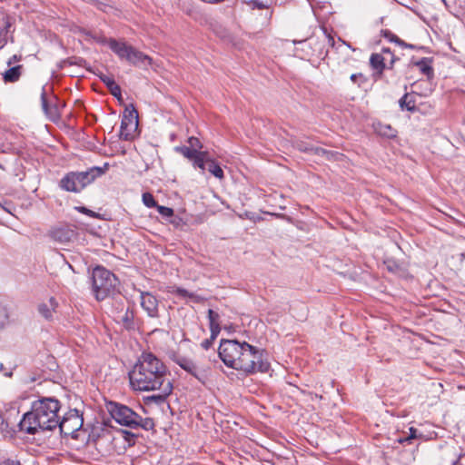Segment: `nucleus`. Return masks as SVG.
Masks as SVG:
<instances>
[{
	"label": "nucleus",
	"mask_w": 465,
	"mask_h": 465,
	"mask_svg": "<svg viewBox=\"0 0 465 465\" xmlns=\"http://www.w3.org/2000/svg\"><path fill=\"white\" fill-rule=\"evenodd\" d=\"M130 384L134 391H154L164 383H171L163 362L151 352H143L129 372Z\"/></svg>",
	"instance_id": "1"
},
{
	"label": "nucleus",
	"mask_w": 465,
	"mask_h": 465,
	"mask_svg": "<svg viewBox=\"0 0 465 465\" xmlns=\"http://www.w3.org/2000/svg\"><path fill=\"white\" fill-rule=\"evenodd\" d=\"M60 402L54 398H42L33 402L30 411L19 422L20 430L28 434L52 430L59 424Z\"/></svg>",
	"instance_id": "2"
},
{
	"label": "nucleus",
	"mask_w": 465,
	"mask_h": 465,
	"mask_svg": "<svg viewBox=\"0 0 465 465\" xmlns=\"http://www.w3.org/2000/svg\"><path fill=\"white\" fill-rule=\"evenodd\" d=\"M244 352H242L240 371L245 375H252L257 372H267L270 370V362L263 350H260L246 341H243Z\"/></svg>",
	"instance_id": "3"
},
{
	"label": "nucleus",
	"mask_w": 465,
	"mask_h": 465,
	"mask_svg": "<svg viewBox=\"0 0 465 465\" xmlns=\"http://www.w3.org/2000/svg\"><path fill=\"white\" fill-rule=\"evenodd\" d=\"M104 173L101 167H93L85 172H71L61 179L60 187L66 192L79 193Z\"/></svg>",
	"instance_id": "4"
},
{
	"label": "nucleus",
	"mask_w": 465,
	"mask_h": 465,
	"mask_svg": "<svg viewBox=\"0 0 465 465\" xmlns=\"http://www.w3.org/2000/svg\"><path fill=\"white\" fill-rule=\"evenodd\" d=\"M102 42H106L111 50L116 54L120 59L125 60L134 66L147 67L152 64V58L150 56L124 42H118L113 38L108 40L104 39Z\"/></svg>",
	"instance_id": "5"
},
{
	"label": "nucleus",
	"mask_w": 465,
	"mask_h": 465,
	"mask_svg": "<svg viewBox=\"0 0 465 465\" xmlns=\"http://www.w3.org/2000/svg\"><path fill=\"white\" fill-rule=\"evenodd\" d=\"M93 290L98 301L114 293L119 281L117 277L104 267H96L93 271Z\"/></svg>",
	"instance_id": "6"
},
{
	"label": "nucleus",
	"mask_w": 465,
	"mask_h": 465,
	"mask_svg": "<svg viewBox=\"0 0 465 465\" xmlns=\"http://www.w3.org/2000/svg\"><path fill=\"white\" fill-rule=\"evenodd\" d=\"M243 341L236 340H222L218 353L223 362L230 368L240 371L242 354L244 352Z\"/></svg>",
	"instance_id": "7"
},
{
	"label": "nucleus",
	"mask_w": 465,
	"mask_h": 465,
	"mask_svg": "<svg viewBox=\"0 0 465 465\" xmlns=\"http://www.w3.org/2000/svg\"><path fill=\"white\" fill-rule=\"evenodd\" d=\"M108 410L112 418L117 423L131 429H135L138 414L132 409L120 403L110 402Z\"/></svg>",
	"instance_id": "8"
},
{
	"label": "nucleus",
	"mask_w": 465,
	"mask_h": 465,
	"mask_svg": "<svg viewBox=\"0 0 465 465\" xmlns=\"http://www.w3.org/2000/svg\"><path fill=\"white\" fill-rule=\"evenodd\" d=\"M138 128V113L132 108L124 110L120 127V138L125 141L134 138V134Z\"/></svg>",
	"instance_id": "9"
},
{
	"label": "nucleus",
	"mask_w": 465,
	"mask_h": 465,
	"mask_svg": "<svg viewBox=\"0 0 465 465\" xmlns=\"http://www.w3.org/2000/svg\"><path fill=\"white\" fill-rule=\"evenodd\" d=\"M84 420L77 410H70L66 412L62 420L59 419V427L62 433L66 436H73L83 426Z\"/></svg>",
	"instance_id": "10"
},
{
	"label": "nucleus",
	"mask_w": 465,
	"mask_h": 465,
	"mask_svg": "<svg viewBox=\"0 0 465 465\" xmlns=\"http://www.w3.org/2000/svg\"><path fill=\"white\" fill-rule=\"evenodd\" d=\"M114 320L122 323L128 330L134 328V313L129 306L124 307L122 305L121 308H115Z\"/></svg>",
	"instance_id": "11"
},
{
	"label": "nucleus",
	"mask_w": 465,
	"mask_h": 465,
	"mask_svg": "<svg viewBox=\"0 0 465 465\" xmlns=\"http://www.w3.org/2000/svg\"><path fill=\"white\" fill-rule=\"evenodd\" d=\"M141 306L149 317H158V301L150 292H141Z\"/></svg>",
	"instance_id": "12"
},
{
	"label": "nucleus",
	"mask_w": 465,
	"mask_h": 465,
	"mask_svg": "<svg viewBox=\"0 0 465 465\" xmlns=\"http://www.w3.org/2000/svg\"><path fill=\"white\" fill-rule=\"evenodd\" d=\"M155 391L158 392L147 397L146 401L161 404L164 402L165 399L172 393L173 384L172 382L167 384L164 383L163 385H161L160 388H156Z\"/></svg>",
	"instance_id": "13"
},
{
	"label": "nucleus",
	"mask_w": 465,
	"mask_h": 465,
	"mask_svg": "<svg viewBox=\"0 0 465 465\" xmlns=\"http://www.w3.org/2000/svg\"><path fill=\"white\" fill-rule=\"evenodd\" d=\"M173 361L190 374L198 377V368L191 359L176 355L173 357Z\"/></svg>",
	"instance_id": "14"
},
{
	"label": "nucleus",
	"mask_w": 465,
	"mask_h": 465,
	"mask_svg": "<svg viewBox=\"0 0 465 465\" xmlns=\"http://www.w3.org/2000/svg\"><path fill=\"white\" fill-rule=\"evenodd\" d=\"M57 305L56 300L54 297H50L46 302L38 305V312L45 319L51 320Z\"/></svg>",
	"instance_id": "15"
},
{
	"label": "nucleus",
	"mask_w": 465,
	"mask_h": 465,
	"mask_svg": "<svg viewBox=\"0 0 465 465\" xmlns=\"http://www.w3.org/2000/svg\"><path fill=\"white\" fill-rule=\"evenodd\" d=\"M41 104L44 113L49 119L54 121L59 117L57 107L55 105H49L48 104L45 87H43L41 94Z\"/></svg>",
	"instance_id": "16"
},
{
	"label": "nucleus",
	"mask_w": 465,
	"mask_h": 465,
	"mask_svg": "<svg viewBox=\"0 0 465 465\" xmlns=\"http://www.w3.org/2000/svg\"><path fill=\"white\" fill-rule=\"evenodd\" d=\"M50 235L54 241L65 243L71 240L73 232L65 228H56L51 231Z\"/></svg>",
	"instance_id": "17"
},
{
	"label": "nucleus",
	"mask_w": 465,
	"mask_h": 465,
	"mask_svg": "<svg viewBox=\"0 0 465 465\" xmlns=\"http://www.w3.org/2000/svg\"><path fill=\"white\" fill-rule=\"evenodd\" d=\"M208 319H209L210 331L212 332V338L216 339L218 334L221 331V327H220V322H219L220 316L216 312L210 309V310H208Z\"/></svg>",
	"instance_id": "18"
},
{
	"label": "nucleus",
	"mask_w": 465,
	"mask_h": 465,
	"mask_svg": "<svg viewBox=\"0 0 465 465\" xmlns=\"http://www.w3.org/2000/svg\"><path fill=\"white\" fill-rule=\"evenodd\" d=\"M100 79L108 87L114 96L119 97L121 95V88L112 76L107 74H101Z\"/></svg>",
	"instance_id": "19"
},
{
	"label": "nucleus",
	"mask_w": 465,
	"mask_h": 465,
	"mask_svg": "<svg viewBox=\"0 0 465 465\" xmlns=\"http://www.w3.org/2000/svg\"><path fill=\"white\" fill-rule=\"evenodd\" d=\"M22 65H16L9 68L3 74V78L5 83L17 82L21 76Z\"/></svg>",
	"instance_id": "20"
},
{
	"label": "nucleus",
	"mask_w": 465,
	"mask_h": 465,
	"mask_svg": "<svg viewBox=\"0 0 465 465\" xmlns=\"http://www.w3.org/2000/svg\"><path fill=\"white\" fill-rule=\"evenodd\" d=\"M210 159L208 153L202 151L192 162L194 167H198L203 173Z\"/></svg>",
	"instance_id": "21"
},
{
	"label": "nucleus",
	"mask_w": 465,
	"mask_h": 465,
	"mask_svg": "<svg viewBox=\"0 0 465 465\" xmlns=\"http://www.w3.org/2000/svg\"><path fill=\"white\" fill-rule=\"evenodd\" d=\"M296 147L301 152L310 153L313 154L325 153V149L320 147H314L304 142H297Z\"/></svg>",
	"instance_id": "22"
},
{
	"label": "nucleus",
	"mask_w": 465,
	"mask_h": 465,
	"mask_svg": "<svg viewBox=\"0 0 465 465\" xmlns=\"http://www.w3.org/2000/svg\"><path fill=\"white\" fill-rule=\"evenodd\" d=\"M172 292L175 293L178 296L183 297V298L188 297L191 300H193L194 302H201L203 301V297H201L193 292H189L187 290H185L183 288L176 287L173 289V291H172Z\"/></svg>",
	"instance_id": "23"
},
{
	"label": "nucleus",
	"mask_w": 465,
	"mask_h": 465,
	"mask_svg": "<svg viewBox=\"0 0 465 465\" xmlns=\"http://www.w3.org/2000/svg\"><path fill=\"white\" fill-rule=\"evenodd\" d=\"M385 58L380 54H372L370 58V64L372 68L379 71L381 74L382 70L385 67L384 64Z\"/></svg>",
	"instance_id": "24"
},
{
	"label": "nucleus",
	"mask_w": 465,
	"mask_h": 465,
	"mask_svg": "<svg viewBox=\"0 0 465 465\" xmlns=\"http://www.w3.org/2000/svg\"><path fill=\"white\" fill-rule=\"evenodd\" d=\"M375 130L380 135L387 138H392L396 136V131L392 129L389 124H379L375 127Z\"/></svg>",
	"instance_id": "25"
},
{
	"label": "nucleus",
	"mask_w": 465,
	"mask_h": 465,
	"mask_svg": "<svg viewBox=\"0 0 465 465\" xmlns=\"http://www.w3.org/2000/svg\"><path fill=\"white\" fill-rule=\"evenodd\" d=\"M138 420H136L135 429L142 428L145 430H151L154 428V421L152 418H142L138 415Z\"/></svg>",
	"instance_id": "26"
},
{
	"label": "nucleus",
	"mask_w": 465,
	"mask_h": 465,
	"mask_svg": "<svg viewBox=\"0 0 465 465\" xmlns=\"http://www.w3.org/2000/svg\"><path fill=\"white\" fill-rule=\"evenodd\" d=\"M175 150L190 161H193L201 152L197 149H192L191 147L187 146L176 147Z\"/></svg>",
	"instance_id": "27"
},
{
	"label": "nucleus",
	"mask_w": 465,
	"mask_h": 465,
	"mask_svg": "<svg viewBox=\"0 0 465 465\" xmlns=\"http://www.w3.org/2000/svg\"><path fill=\"white\" fill-rule=\"evenodd\" d=\"M208 171L216 178L223 179V171L221 166L213 159H210L208 162Z\"/></svg>",
	"instance_id": "28"
},
{
	"label": "nucleus",
	"mask_w": 465,
	"mask_h": 465,
	"mask_svg": "<svg viewBox=\"0 0 465 465\" xmlns=\"http://www.w3.org/2000/svg\"><path fill=\"white\" fill-rule=\"evenodd\" d=\"M399 103L401 109H406L408 111H413L415 109V102L409 98L408 94H405L400 99Z\"/></svg>",
	"instance_id": "29"
},
{
	"label": "nucleus",
	"mask_w": 465,
	"mask_h": 465,
	"mask_svg": "<svg viewBox=\"0 0 465 465\" xmlns=\"http://www.w3.org/2000/svg\"><path fill=\"white\" fill-rule=\"evenodd\" d=\"M415 64L424 74L430 75V74H432V68L426 58H422L421 60L418 61Z\"/></svg>",
	"instance_id": "30"
},
{
	"label": "nucleus",
	"mask_w": 465,
	"mask_h": 465,
	"mask_svg": "<svg viewBox=\"0 0 465 465\" xmlns=\"http://www.w3.org/2000/svg\"><path fill=\"white\" fill-rule=\"evenodd\" d=\"M142 200H143V204L149 208H152V207L157 208V206H158L153 194L150 193H143L142 195Z\"/></svg>",
	"instance_id": "31"
},
{
	"label": "nucleus",
	"mask_w": 465,
	"mask_h": 465,
	"mask_svg": "<svg viewBox=\"0 0 465 465\" xmlns=\"http://www.w3.org/2000/svg\"><path fill=\"white\" fill-rule=\"evenodd\" d=\"M384 35L386 38H388L391 42H395L396 44H398L399 45H402V46H405V47H409V48H413V45H408L406 43H404L401 39H400L397 35H395L394 34L389 32V31H386L384 33Z\"/></svg>",
	"instance_id": "32"
},
{
	"label": "nucleus",
	"mask_w": 465,
	"mask_h": 465,
	"mask_svg": "<svg viewBox=\"0 0 465 465\" xmlns=\"http://www.w3.org/2000/svg\"><path fill=\"white\" fill-rule=\"evenodd\" d=\"M75 210L77 212H79V213H81L83 214H85V215H87L89 217H92V218H99L100 217V215L97 213H95V212H94V211H92V210H90V209H88V208H86L84 206H76Z\"/></svg>",
	"instance_id": "33"
},
{
	"label": "nucleus",
	"mask_w": 465,
	"mask_h": 465,
	"mask_svg": "<svg viewBox=\"0 0 465 465\" xmlns=\"http://www.w3.org/2000/svg\"><path fill=\"white\" fill-rule=\"evenodd\" d=\"M156 209L158 213L165 218H171L173 216V210L170 207L158 205Z\"/></svg>",
	"instance_id": "34"
},
{
	"label": "nucleus",
	"mask_w": 465,
	"mask_h": 465,
	"mask_svg": "<svg viewBox=\"0 0 465 465\" xmlns=\"http://www.w3.org/2000/svg\"><path fill=\"white\" fill-rule=\"evenodd\" d=\"M248 4L250 5H252V9L262 10V9H266L268 7V5L266 4H264L263 2H261L259 0H251L248 2Z\"/></svg>",
	"instance_id": "35"
},
{
	"label": "nucleus",
	"mask_w": 465,
	"mask_h": 465,
	"mask_svg": "<svg viewBox=\"0 0 465 465\" xmlns=\"http://www.w3.org/2000/svg\"><path fill=\"white\" fill-rule=\"evenodd\" d=\"M319 155L324 156L328 160H338L341 156V154L337 152H331L327 150H325V153H320Z\"/></svg>",
	"instance_id": "36"
},
{
	"label": "nucleus",
	"mask_w": 465,
	"mask_h": 465,
	"mask_svg": "<svg viewBox=\"0 0 465 465\" xmlns=\"http://www.w3.org/2000/svg\"><path fill=\"white\" fill-rule=\"evenodd\" d=\"M188 143L190 144L189 147H191L192 149H197L198 150V148L202 147V144H201L199 139L196 138V137H193V136L190 137L188 139Z\"/></svg>",
	"instance_id": "37"
},
{
	"label": "nucleus",
	"mask_w": 465,
	"mask_h": 465,
	"mask_svg": "<svg viewBox=\"0 0 465 465\" xmlns=\"http://www.w3.org/2000/svg\"><path fill=\"white\" fill-rule=\"evenodd\" d=\"M169 222H170V223H172L175 227H180V226H182L184 223L181 217L174 216V215L170 218Z\"/></svg>",
	"instance_id": "38"
},
{
	"label": "nucleus",
	"mask_w": 465,
	"mask_h": 465,
	"mask_svg": "<svg viewBox=\"0 0 465 465\" xmlns=\"http://www.w3.org/2000/svg\"><path fill=\"white\" fill-rule=\"evenodd\" d=\"M417 438V430L414 429V428H410V435L402 440H400V442H405V441H409L411 439H416Z\"/></svg>",
	"instance_id": "39"
},
{
	"label": "nucleus",
	"mask_w": 465,
	"mask_h": 465,
	"mask_svg": "<svg viewBox=\"0 0 465 465\" xmlns=\"http://www.w3.org/2000/svg\"><path fill=\"white\" fill-rule=\"evenodd\" d=\"M215 339H213L212 336L209 338V339H206L204 341H202L201 343V346L204 349V350H208L209 348L212 347L213 345V342Z\"/></svg>",
	"instance_id": "40"
},
{
	"label": "nucleus",
	"mask_w": 465,
	"mask_h": 465,
	"mask_svg": "<svg viewBox=\"0 0 465 465\" xmlns=\"http://www.w3.org/2000/svg\"><path fill=\"white\" fill-rule=\"evenodd\" d=\"M0 465H20L18 461L7 460L0 463Z\"/></svg>",
	"instance_id": "41"
},
{
	"label": "nucleus",
	"mask_w": 465,
	"mask_h": 465,
	"mask_svg": "<svg viewBox=\"0 0 465 465\" xmlns=\"http://www.w3.org/2000/svg\"><path fill=\"white\" fill-rule=\"evenodd\" d=\"M2 317L4 320L1 322V324L4 325L6 320L8 319V314L5 309H2Z\"/></svg>",
	"instance_id": "42"
},
{
	"label": "nucleus",
	"mask_w": 465,
	"mask_h": 465,
	"mask_svg": "<svg viewBox=\"0 0 465 465\" xmlns=\"http://www.w3.org/2000/svg\"><path fill=\"white\" fill-rule=\"evenodd\" d=\"M18 60H19V58L17 57V55H15H15H13V56L9 59V61H8V63H7V64H8V65H11L13 62H15V61H18Z\"/></svg>",
	"instance_id": "43"
},
{
	"label": "nucleus",
	"mask_w": 465,
	"mask_h": 465,
	"mask_svg": "<svg viewBox=\"0 0 465 465\" xmlns=\"http://www.w3.org/2000/svg\"><path fill=\"white\" fill-rule=\"evenodd\" d=\"M359 75H360V74H352L351 75V80L352 82H356V79L358 78V76H359Z\"/></svg>",
	"instance_id": "44"
},
{
	"label": "nucleus",
	"mask_w": 465,
	"mask_h": 465,
	"mask_svg": "<svg viewBox=\"0 0 465 465\" xmlns=\"http://www.w3.org/2000/svg\"><path fill=\"white\" fill-rule=\"evenodd\" d=\"M384 52L391 54V52L389 50H384Z\"/></svg>",
	"instance_id": "45"
},
{
	"label": "nucleus",
	"mask_w": 465,
	"mask_h": 465,
	"mask_svg": "<svg viewBox=\"0 0 465 465\" xmlns=\"http://www.w3.org/2000/svg\"><path fill=\"white\" fill-rule=\"evenodd\" d=\"M453 465H460L459 463H454Z\"/></svg>",
	"instance_id": "46"
}]
</instances>
